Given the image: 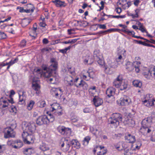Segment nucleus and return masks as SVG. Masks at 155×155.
Instances as JSON below:
<instances>
[{"label":"nucleus","mask_w":155,"mask_h":155,"mask_svg":"<svg viewBox=\"0 0 155 155\" xmlns=\"http://www.w3.org/2000/svg\"><path fill=\"white\" fill-rule=\"evenodd\" d=\"M26 41L25 40H23L21 42V47H24L26 45Z\"/></svg>","instance_id":"e2e57ef3"},{"label":"nucleus","mask_w":155,"mask_h":155,"mask_svg":"<svg viewBox=\"0 0 155 155\" xmlns=\"http://www.w3.org/2000/svg\"><path fill=\"white\" fill-rule=\"evenodd\" d=\"M135 41H136L137 43H138L139 44L142 45L144 46H146V45L147 44V43H146L144 42H143L141 41H138L137 40H135Z\"/></svg>","instance_id":"603ef678"},{"label":"nucleus","mask_w":155,"mask_h":155,"mask_svg":"<svg viewBox=\"0 0 155 155\" xmlns=\"http://www.w3.org/2000/svg\"><path fill=\"white\" fill-rule=\"evenodd\" d=\"M116 12L119 14L121 13L122 11L121 8H117L115 10Z\"/></svg>","instance_id":"774afa93"},{"label":"nucleus","mask_w":155,"mask_h":155,"mask_svg":"<svg viewBox=\"0 0 155 155\" xmlns=\"http://www.w3.org/2000/svg\"><path fill=\"white\" fill-rule=\"evenodd\" d=\"M35 104V102L34 101L32 100H30L29 103L28 104L27 109L29 110H31Z\"/></svg>","instance_id":"c85d7f7f"},{"label":"nucleus","mask_w":155,"mask_h":155,"mask_svg":"<svg viewBox=\"0 0 155 155\" xmlns=\"http://www.w3.org/2000/svg\"><path fill=\"white\" fill-rule=\"evenodd\" d=\"M152 95H147V98L144 101H142L143 104L146 106L149 107L154 105V101H155V98H152Z\"/></svg>","instance_id":"0eeeda50"},{"label":"nucleus","mask_w":155,"mask_h":155,"mask_svg":"<svg viewBox=\"0 0 155 155\" xmlns=\"http://www.w3.org/2000/svg\"><path fill=\"white\" fill-rule=\"evenodd\" d=\"M42 68L44 71V74L46 72H51V70L49 69V67L48 68L46 65H43L42 66Z\"/></svg>","instance_id":"4c0bfd02"},{"label":"nucleus","mask_w":155,"mask_h":155,"mask_svg":"<svg viewBox=\"0 0 155 155\" xmlns=\"http://www.w3.org/2000/svg\"><path fill=\"white\" fill-rule=\"evenodd\" d=\"M135 12H136L135 14L134 15L132 14L130 15V16H131L133 18H138V13L139 12V10L138 9H136L135 10Z\"/></svg>","instance_id":"79ce46f5"},{"label":"nucleus","mask_w":155,"mask_h":155,"mask_svg":"<svg viewBox=\"0 0 155 155\" xmlns=\"http://www.w3.org/2000/svg\"><path fill=\"white\" fill-rule=\"evenodd\" d=\"M130 102V100L129 97L127 96H124L122 97L120 101H117L119 105L121 106H126L128 105Z\"/></svg>","instance_id":"1a4fd4ad"},{"label":"nucleus","mask_w":155,"mask_h":155,"mask_svg":"<svg viewBox=\"0 0 155 155\" xmlns=\"http://www.w3.org/2000/svg\"><path fill=\"white\" fill-rule=\"evenodd\" d=\"M71 144H74L73 141H71L70 140L66 138H63L60 143L61 149L64 152H67Z\"/></svg>","instance_id":"7ed1b4c3"},{"label":"nucleus","mask_w":155,"mask_h":155,"mask_svg":"<svg viewBox=\"0 0 155 155\" xmlns=\"http://www.w3.org/2000/svg\"><path fill=\"white\" fill-rule=\"evenodd\" d=\"M123 81L122 76L120 75L113 82L114 85L116 87L118 88Z\"/></svg>","instance_id":"4468645a"},{"label":"nucleus","mask_w":155,"mask_h":155,"mask_svg":"<svg viewBox=\"0 0 155 155\" xmlns=\"http://www.w3.org/2000/svg\"><path fill=\"white\" fill-rule=\"evenodd\" d=\"M98 26L100 29H106V26L105 25L99 24L98 25Z\"/></svg>","instance_id":"6e6d98bb"},{"label":"nucleus","mask_w":155,"mask_h":155,"mask_svg":"<svg viewBox=\"0 0 155 155\" xmlns=\"http://www.w3.org/2000/svg\"><path fill=\"white\" fill-rule=\"evenodd\" d=\"M140 2L139 0H135L134 1V4L136 6H137Z\"/></svg>","instance_id":"338daca9"},{"label":"nucleus","mask_w":155,"mask_h":155,"mask_svg":"<svg viewBox=\"0 0 155 155\" xmlns=\"http://www.w3.org/2000/svg\"><path fill=\"white\" fill-rule=\"evenodd\" d=\"M123 52V51L118 52L116 57V61L118 62L122 59V53Z\"/></svg>","instance_id":"cd10ccee"},{"label":"nucleus","mask_w":155,"mask_h":155,"mask_svg":"<svg viewBox=\"0 0 155 155\" xmlns=\"http://www.w3.org/2000/svg\"><path fill=\"white\" fill-rule=\"evenodd\" d=\"M117 30L115 28H110L107 30H106V33L108 32H112L113 31H116Z\"/></svg>","instance_id":"bf43d9fd"},{"label":"nucleus","mask_w":155,"mask_h":155,"mask_svg":"<svg viewBox=\"0 0 155 155\" xmlns=\"http://www.w3.org/2000/svg\"><path fill=\"white\" fill-rule=\"evenodd\" d=\"M143 75L144 76L145 78L148 79H150L152 78L150 70L148 72H143Z\"/></svg>","instance_id":"473e14b6"},{"label":"nucleus","mask_w":155,"mask_h":155,"mask_svg":"<svg viewBox=\"0 0 155 155\" xmlns=\"http://www.w3.org/2000/svg\"><path fill=\"white\" fill-rule=\"evenodd\" d=\"M23 95L19 94V103L20 104H23L25 102V100L23 98Z\"/></svg>","instance_id":"e433bc0d"},{"label":"nucleus","mask_w":155,"mask_h":155,"mask_svg":"<svg viewBox=\"0 0 155 155\" xmlns=\"http://www.w3.org/2000/svg\"><path fill=\"white\" fill-rule=\"evenodd\" d=\"M38 106L41 108L44 107L46 105V103L45 101H39L37 104Z\"/></svg>","instance_id":"c9c22d12"},{"label":"nucleus","mask_w":155,"mask_h":155,"mask_svg":"<svg viewBox=\"0 0 155 155\" xmlns=\"http://www.w3.org/2000/svg\"><path fill=\"white\" fill-rule=\"evenodd\" d=\"M94 104L96 107H98L103 103V101L102 99L98 97L95 96L93 99Z\"/></svg>","instance_id":"ddd939ff"},{"label":"nucleus","mask_w":155,"mask_h":155,"mask_svg":"<svg viewBox=\"0 0 155 155\" xmlns=\"http://www.w3.org/2000/svg\"><path fill=\"white\" fill-rule=\"evenodd\" d=\"M71 48V46H70L64 49L60 50L59 51L63 54H65L66 53V52L68 50H69Z\"/></svg>","instance_id":"ea45409f"},{"label":"nucleus","mask_w":155,"mask_h":155,"mask_svg":"<svg viewBox=\"0 0 155 155\" xmlns=\"http://www.w3.org/2000/svg\"><path fill=\"white\" fill-rule=\"evenodd\" d=\"M126 33H127L128 35H132V36L133 37H134L133 36H135L134 35L135 33L134 31H130L128 29H127V32Z\"/></svg>","instance_id":"37998d69"},{"label":"nucleus","mask_w":155,"mask_h":155,"mask_svg":"<svg viewBox=\"0 0 155 155\" xmlns=\"http://www.w3.org/2000/svg\"><path fill=\"white\" fill-rule=\"evenodd\" d=\"M36 129L35 124L33 122H31L28 123L26 127V130H27L29 132L33 133Z\"/></svg>","instance_id":"9d476101"},{"label":"nucleus","mask_w":155,"mask_h":155,"mask_svg":"<svg viewBox=\"0 0 155 155\" xmlns=\"http://www.w3.org/2000/svg\"><path fill=\"white\" fill-rule=\"evenodd\" d=\"M133 85L136 87L140 88L142 86L141 81L139 80H134L132 82Z\"/></svg>","instance_id":"a878e982"},{"label":"nucleus","mask_w":155,"mask_h":155,"mask_svg":"<svg viewBox=\"0 0 155 155\" xmlns=\"http://www.w3.org/2000/svg\"><path fill=\"white\" fill-rule=\"evenodd\" d=\"M152 118L151 117H148L144 119L142 121L141 124L142 129L147 128L148 127H150L152 123Z\"/></svg>","instance_id":"6e6552de"},{"label":"nucleus","mask_w":155,"mask_h":155,"mask_svg":"<svg viewBox=\"0 0 155 155\" xmlns=\"http://www.w3.org/2000/svg\"><path fill=\"white\" fill-rule=\"evenodd\" d=\"M107 33H106V31H101L97 33L94 34V35H96L97 34H98L99 35V37L101 36V34L105 35Z\"/></svg>","instance_id":"49530a36"},{"label":"nucleus","mask_w":155,"mask_h":155,"mask_svg":"<svg viewBox=\"0 0 155 155\" xmlns=\"http://www.w3.org/2000/svg\"><path fill=\"white\" fill-rule=\"evenodd\" d=\"M34 10V8H32L31 9H27V10H25L24 9V12H26L27 13H29L31 11L32 12H33Z\"/></svg>","instance_id":"13d9d810"},{"label":"nucleus","mask_w":155,"mask_h":155,"mask_svg":"<svg viewBox=\"0 0 155 155\" xmlns=\"http://www.w3.org/2000/svg\"><path fill=\"white\" fill-rule=\"evenodd\" d=\"M95 60L97 61L98 63L100 65H102L104 64V61L102 59H101V57L99 58V59H95Z\"/></svg>","instance_id":"a19ab883"},{"label":"nucleus","mask_w":155,"mask_h":155,"mask_svg":"<svg viewBox=\"0 0 155 155\" xmlns=\"http://www.w3.org/2000/svg\"><path fill=\"white\" fill-rule=\"evenodd\" d=\"M32 87L33 89L36 91V94L38 95L40 93V85L37 83L32 84Z\"/></svg>","instance_id":"b1692460"},{"label":"nucleus","mask_w":155,"mask_h":155,"mask_svg":"<svg viewBox=\"0 0 155 155\" xmlns=\"http://www.w3.org/2000/svg\"><path fill=\"white\" fill-rule=\"evenodd\" d=\"M91 111L90 109L88 108H85L83 110V112L84 113H89Z\"/></svg>","instance_id":"5fc2aeb1"},{"label":"nucleus","mask_w":155,"mask_h":155,"mask_svg":"<svg viewBox=\"0 0 155 155\" xmlns=\"http://www.w3.org/2000/svg\"><path fill=\"white\" fill-rule=\"evenodd\" d=\"M124 154L125 155H131V153L128 149H126L124 150Z\"/></svg>","instance_id":"864d4df0"},{"label":"nucleus","mask_w":155,"mask_h":155,"mask_svg":"<svg viewBox=\"0 0 155 155\" xmlns=\"http://www.w3.org/2000/svg\"><path fill=\"white\" fill-rule=\"evenodd\" d=\"M71 129L69 128H66L65 127L64 132V135L67 134L68 133L70 132Z\"/></svg>","instance_id":"09e8293b"},{"label":"nucleus","mask_w":155,"mask_h":155,"mask_svg":"<svg viewBox=\"0 0 155 155\" xmlns=\"http://www.w3.org/2000/svg\"><path fill=\"white\" fill-rule=\"evenodd\" d=\"M17 9H19V12H24V9L23 7H17Z\"/></svg>","instance_id":"69168bd1"},{"label":"nucleus","mask_w":155,"mask_h":155,"mask_svg":"<svg viewBox=\"0 0 155 155\" xmlns=\"http://www.w3.org/2000/svg\"><path fill=\"white\" fill-rule=\"evenodd\" d=\"M122 115L120 113H114L108 119V125L115 128L119 125L120 122L122 121Z\"/></svg>","instance_id":"f257e3e1"},{"label":"nucleus","mask_w":155,"mask_h":155,"mask_svg":"<svg viewBox=\"0 0 155 155\" xmlns=\"http://www.w3.org/2000/svg\"><path fill=\"white\" fill-rule=\"evenodd\" d=\"M22 136L24 142H26L27 143L29 144L34 142L35 137L31 134H29L28 132H23L22 134Z\"/></svg>","instance_id":"423d86ee"},{"label":"nucleus","mask_w":155,"mask_h":155,"mask_svg":"<svg viewBox=\"0 0 155 155\" xmlns=\"http://www.w3.org/2000/svg\"><path fill=\"white\" fill-rule=\"evenodd\" d=\"M90 131L96 137L100 136L102 134L101 130H98L93 127L90 128Z\"/></svg>","instance_id":"2eb2a0df"},{"label":"nucleus","mask_w":155,"mask_h":155,"mask_svg":"<svg viewBox=\"0 0 155 155\" xmlns=\"http://www.w3.org/2000/svg\"><path fill=\"white\" fill-rule=\"evenodd\" d=\"M7 37L6 35L4 32L0 31V39L5 38Z\"/></svg>","instance_id":"c03bdc74"},{"label":"nucleus","mask_w":155,"mask_h":155,"mask_svg":"<svg viewBox=\"0 0 155 155\" xmlns=\"http://www.w3.org/2000/svg\"><path fill=\"white\" fill-rule=\"evenodd\" d=\"M151 77L155 78V69L153 70H150Z\"/></svg>","instance_id":"de8ad7c7"},{"label":"nucleus","mask_w":155,"mask_h":155,"mask_svg":"<svg viewBox=\"0 0 155 155\" xmlns=\"http://www.w3.org/2000/svg\"><path fill=\"white\" fill-rule=\"evenodd\" d=\"M54 120V117L51 114L48 116H41L39 117L36 120V124L38 125L43 124L48 125L49 122H53Z\"/></svg>","instance_id":"f03ea898"},{"label":"nucleus","mask_w":155,"mask_h":155,"mask_svg":"<svg viewBox=\"0 0 155 155\" xmlns=\"http://www.w3.org/2000/svg\"><path fill=\"white\" fill-rule=\"evenodd\" d=\"M65 127L63 126H59L58 128V131L62 135H64V132Z\"/></svg>","instance_id":"72a5a7b5"},{"label":"nucleus","mask_w":155,"mask_h":155,"mask_svg":"<svg viewBox=\"0 0 155 155\" xmlns=\"http://www.w3.org/2000/svg\"><path fill=\"white\" fill-rule=\"evenodd\" d=\"M3 103L5 104L2 105L3 108H5L8 106V102L7 100H5L3 101Z\"/></svg>","instance_id":"8fccbe9b"},{"label":"nucleus","mask_w":155,"mask_h":155,"mask_svg":"<svg viewBox=\"0 0 155 155\" xmlns=\"http://www.w3.org/2000/svg\"><path fill=\"white\" fill-rule=\"evenodd\" d=\"M51 107L52 108V111L55 110L54 112L55 115L54 118L56 117L60 116L62 115L63 112L61 110V107L59 104L57 103H55L51 105Z\"/></svg>","instance_id":"39448f33"},{"label":"nucleus","mask_w":155,"mask_h":155,"mask_svg":"<svg viewBox=\"0 0 155 155\" xmlns=\"http://www.w3.org/2000/svg\"><path fill=\"white\" fill-rule=\"evenodd\" d=\"M108 66L107 68H105L106 69H107L108 68H115L117 67L116 65H114V62H111L109 60L108 61Z\"/></svg>","instance_id":"f704fd0d"},{"label":"nucleus","mask_w":155,"mask_h":155,"mask_svg":"<svg viewBox=\"0 0 155 155\" xmlns=\"http://www.w3.org/2000/svg\"><path fill=\"white\" fill-rule=\"evenodd\" d=\"M126 68L129 71H131L134 69V66L133 63L129 61H127L125 64Z\"/></svg>","instance_id":"5701e85b"},{"label":"nucleus","mask_w":155,"mask_h":155,"mask_svg":"<svg viewBox=\"0 0 155 155\" xmlns=\"http://www.w3.org/2000/svg\"><path fill=\"white\" fill-rule=\"evenodd\" d=\"M115 89L114 88L112 87H110L107 89L106 91V94L109 97H110L114 96L115 94Z\"/></svg>","instance_id":"f3484780"},{"label":"nucleus","mask_w":155,"mask_h":155,"mask_svg":"<svg viewBox=\"0 0 155 155\" xmlns=\"http://www.w3.org/2000/svg\"><path fill=\"white\" fill-rule=\"evenodd\" d=\"M82 78L85 80L86 81H88L90 79L89 78H88L87 75L86 74V75H83L82 76Z\"/></svg>","instance_id":"052dcab7"},{"label":"nucleus","mask_w":155,"mask_h":155,"mask_svg":"<svg viewBox=\"0 0 155 155\" xmlns=\"http://www.w3.org/2000/svg\"><path fill=\"white\" fill-rule=\"evenodd\" d=\"M12 127H8L5 129L4 131L5 138H7L10 137H15V133L14 131V129L16 127V126L15 125L14 126H12Z\"/></svg>","instance_id":"20e7f679"},{"label":"nucleus","mask_w":155,"mask_h":155,"mask_svg":"<svg viewBox=\"0 0 155 155\" xmlns=\"http://www.w3.org/2000/svg\"><path fill=\"white\" fill-rule=\"evenodd\" d=\"M101 56L99 50H95L94 51L93 57L94 60L99 59Z\"/></svg>","instance_id":"c756f323"},{"label":"nucleus","mask_w":155,"mask_h":155,"mask_svg":"<svg viewBox=\"0 0 155 155\" xmlns=\"http://www.w3.org/2000/svg\"><path fill=\"white\" fill-rule=\"evenodd\" d=\"M34 152V149L32 147L25 149L23 151L24 154L26 155H30Z\"/></svg>","instance_id":"4be33fe9"},{"label":"nucleus","mask_w":155,"mask_h":155,"mask_svg":"<svg viewBox=\"0 0 155 155\" xmlns=\"http://www.w3.org/2000/svg\"><path fill=\"white\" fill-rule=\"evenodd\" d=\"M39 149L43 151L49 150H50L49 146L44 143H42L40 145Z\"/></svg>","instance_id":"393cba45"},{"label":"nucleus","mask_w":155,"mask_h":155,"mask_svg":"<svg viewBox=\"0 0 155 155\" xmlns=\"http://www.w3.org/2000/svg\"><path fill=\"white\" fill-rule=\"evenodd\" d=\"M141 145V143L140 142H138L137 143V145L136 146V148L138 150L139 149Z\"/></svg>","instance_id":"0e129e2a"},{"label":"nucleus","mask_w":155,"mask_h":155,"mask_svg":"<svg viewBox=\"0 0 155 155\" xmlns=\"http://www.w3.org/2000/svg\"><path fill=\"white\" fill-rule=\"evenodd\" d=\"M91 139V137L89 136H87L85 137L83 140L82 141L83 145L84 146H86L87 145Z\"/></svg>","instance_id":"7c9ffc66"},{"label":"nucleus","mask_w":155,"mask_h":155,"mask_svg":"<svg viewBox=\"0 0 155 155\" xmlns=\"http://www.w3.org/2000/svg\"><path fill=\"white\" fill-rule=\"evenodd\" d=\"M55 71H52L50 72H46L45 73L44 76L47 78V81L49 83H51V82L53 81V79H54V77L52 76V73H55Z\"/></svg>","instance_id":"9b49d317"},{"label":"nucleus","mask_w":155,"mask_h":155,"mask_svg":"<svg viewBox=\"0 0 155 155\" xmlns=\"http://www.w3.org/2000/svg\"><path fill=\"white\" fill-rule=\"evenodd\" d=\"M5 150V145H0V152H1Z\"/></svg>","instance_id":"4d7b16f0"},{"label":"nucleus","mask_w":155,"mask_h":155,"mask_svg":"<svg viewBox=\"0 0 155 155\" xmlns=\"http://www.w3.org/2000/svg\"><path fill=\"white\" fill-rule=\"evenodd\" d=\"M52 2L54 3L57 7H64L66 5H65L64 2L61 1L60 0H54L52 1Z\"/></svg>","instance_id":"412c9836"},{"label":"nucleus","mask_w":155,"mask_h":155,"mask_svg":"<svg viewBox=\"0 0 155 155\" xmlns=\"http://www.w3.org/2000/svg\"><path fill=\"white\" fill-rule=\"evenodd\" d=\"M15 144H16L17 145L14 146L13 147L15 149H18L22 147L23 146V142L20 140H17L14 141H12L10 140L8 142V144H9V143H12Z\"/></svg>","instance_id":"dca6fc26"},{"label":"nucleus","mask_w":155,"mask_h":155,"mask_svg":"<svg viewBox=\"0 0 155 155\" xmlns=\"http://www.w3.org/2000/svg\"><path fill=\"white\" fill-rule=\"evenodd\" d=\"M150 127H148L147 128L144 129H142L143 127H142L140 129V131L141 132L143 133V134H147L150 133L151 131V130L150 129Z\"/></svg>","instance_id":"2f4dec72"},{"label":"nucleus","mask_w":155,"mask_h":155,"mask_svg":"<svg viewBox=\"0 0 155 155\" xmlns=\"http://www.w3.org/2000/svg\"><path fill=\"white\" fill-rule=\"evenodd\" d=\"M91 73H93V72L90 73L88 71H87L86 73V74L87 75L88 78H89V79L90 78H92L93 77L92 75H91Z\"/></svg>","instance_id":"680f3d73"},{"label":"nucleus","mask_w":155,"mask_h":155,"mask_svg":"<svg viewBox=\"0 0 155 155\" xmlns=\"http://www.w3.org/2000/svg\"><path fill=\"white\" fill-rule=\"evenodd\" d=\"M125 139L127 142L131 143H134L136 140L135 137L130 134H128L125 136Z\"/></svg>","instance_id":"6ab92c4d"},{"label":"nucleus","mask_w":155,"mask_h":155,"mask_svg":"<svg viewBox=\"0 0 155 155\" xmlns=\"http://www.w3.org/2000/svg\"><path fill=\"white\" fill-rule=\"evenodd\" d=\"M75 85L78 87H82L84 90H87L88 87L87 84L83 80H81L78 84H75Z\"/></svg>","instance_id":"aec40b11"},{"label":"nucleus","mask_w":155,"mask_h":155,"mask_svg":"<svg viewBox=\"0 0 155 155\" xmlns=\"http://www.w3.org/2000/svg\"><path fill=\"white\" fill-rule=\"evenodd\" d=\"M65 80L67 82H70L74 81L73 78L70 75L66 76L65 78Z\"/></svg>","instance_id":"58836bf2"},{"label":"nucleus","mask_w":155,"mask_h":155,"mask_svg":"<svg viewBox=\"0 0 155 155\" xmlns=\"http://www.w3.org/2000/svg\"><path fill=\"white\" fill-rule=\"evenodd\" d=\"M51 62L52 63L49 66V69H51V71H55L57 68L58 64L55 61L54 58H51Z\"/></svg>","instance_id":"a211bd4d"},{"label":"nucleus","mask_w":155,"mask_h":155,"mask_svg":"<svg viewBox=\"0 0 155 155\" xmlns=\"http://www.w3.org/2000/svg\"><path fill=\"white\" fill-rule=\"evenodd\" d=\"M61 90L58 88H53L51 91V93L53 96L55 97L56 98H59V94H61Z\"/></svg>","instance_id":"f8f14e48"},{"label":"nucleus","mask_w":155,"mask_h":155,"mask_svg":"<svg viewBox=\"0 0 155 155\" xmlns=\"http://www.w3.org/2000/svg\"><path fill=\"white\" fill-rule=\"evenodd\" d=\"M112 17L113 18H125V15H120V16L113 15V16H112Z\"/></svg>","instance_id":"3c124183"},{"label":"nucleus","mask_w":155,"mask_h":155,"mask_svg":"<svg viewBox=\"0 0 155 155\" xmlns=\"http://www.w3.org/2000/svg\"><path fill=\"white\" fill-rule=\"evenodd\" d=\"M34 71L35 72H36L37 73V74H38L39 76H41V75L42 74L41 73L42 72L41 69L40 68L35 69L34 70Z\"/></svg>","instance_id":"a18cd8bd"},{"label":"nucleus","mask_w":155,"mask_h":155,"mask_svg":"<svg viewBox=\"0 0 155 155\" xmlns=\"http://www.w3.org/2000/svg\"><path fill=\"white\" fill-rule=\"evenodd\" d=\"M127 87V84L126 82L123 81L121 83V84H120L119 87L118 88H119L120 90L121 91H123L126 89Z\"/></svg>","instance_id":"bb28decb"}]
</instances>
